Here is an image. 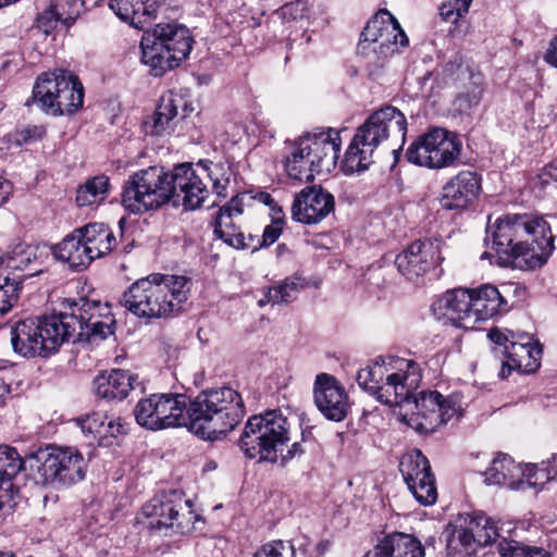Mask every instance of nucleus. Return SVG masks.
Returning a JSON list of instances; mask_svg holds the SVG:
<instances>
[{
    "label": "nucleus",
    "mask_w": 557,
    "mask_h": 557,
    "mask_svg": "<svg viewBox=\"0 0 557 557\" xmlns=\"http://www.w3.org/2000/svg\"><path fill=\"white\" fill-rule=\"evenodd\" d=\"M244 414L243 398L231 387L201 392L189 404L184 394L160 393L141 398V428L158 431L185 426L209 441L225 436Z\"/></svg>",
    "instance_id": "nucleus-1"
},
{
    "label": "nucleus",
    "mask_w": 557,
    "mask_h": 557,
    "mask_svg": "<svg viewBox=\"0 0 557 557\" xmlns=\"http://www.w3.org/2000/svg\"><path fill=\"white\" fill-rule=\"evenodd\" d=\"M360 387L388 406H413L409 425L419 433H432L458 412L456 403L444 398L437 391L421 392L420 366L398 357H379L372 364L360 369L356 377Z\"/></svg>",
    "instance_id": "nucleus-2"
},
{
    "label": "nucleus",
    "mask_w": 557,
    "mask_h": 557,
    "mask_svg": "<svg viewBox=\"0 0 557 557\" xmlns=\"http://www.w3.org/2000/svg\"><path fill=\"white\" fill-rule=\"evenodd\" d=\"M485 243L492 239V248L512 259L516 267L535 269L542 267L555 249L549 224L530 214H506L486 227Z\"/></svg>",
    "instance_id": "nucleus-3"
},
{
    "label": "nucleus",
    "mask_w": 557,
    "mask_h": 557,
    "mask_svg": "<svg viewBox=\"0 0 557 557\" xmlns=\"http://www.w3.org/2000/svg\"><path fill=\"white\" fill-rule=\"evenodd\" d=\"M407 126L405 114L393 106H385L373 112L357 128L346 150V171L352 173L367 170L373 163L375 150L389 140L400 144L398 148H393L397 159L405 144Z\"/></svg>",
    "instance_id": "nucleus-4"
},
{
    "label": "nucleus",
    "mask_w": 557,
    "mask_h": 557,
    "mask_svg": "<svg viewBox=\"0 0 557 557\" xmlns=\"http://www.w3.org/2000/svg\"><path fill=\"white\" fill-rule=\"evenodd\" d=\"M290 428L292 423L281 410L255 414L246 422L239 448L249 459L275 463L290 441Z\"/></svg>",
    "instance_id": "nucleus-5"
},
{
    "label": "nucleus",
    "mask_w": 557,
    "mask_h": 557,
    "mask_svg": "<svg viewBox=\"0 0 557 557\" xmlns=\"http://www.w3.org/2000/svg\"><path fill=\"white\" fill-rule=\"evenodd\" d=\"M193 38L181 25L160 23L141 35V63L150 67L154 77L177 66L191 51Z\"/></svg>",
    "instance_id": "nucleus-6"
},
{
    "label": "nucleus",
    "mask_w": 557,
    "mask_h": 557,
    "mask_svg": "<svg viewBox=\"0 0 557 557\" xmlns=\"http://www.w3.org/2000/svg\"><path fill=\"white\" fill-rule=\"evenodd\" d=\"M338 150L330 132L301 136L287 145L285 170L290 178L312 182L315 174L335 166Z\"/></svg>",
    "instance_id": "nucleus-7"
},
{
    "label": "nucleus",
    "mask_w": 557,
    "mask_h": 557,
    "mask_svg": "<svg viewBox=\"0 0 557 557\" xmlns=\"http://www.w3.org/2000/svg\"><path fill=\"white\" fill-rule=\"evenodd\" d=\"M58 312L29 318L15 323L11 329V344L15 354L33 358L47 357L55 352L62 344L69 342V325Z\"/></svg>",
    "instance_id": "nucleus-8"
},
{
    "label": "nucleus",
    "mask_w": 557,
    "mask_h": 557,
    "mask_svg": "<svg viewBox=\"0 0 557 557\" xmlns=\"http://www.w3.org/2000/svg\"><path fill=\"white\" fill-rule=\"evenodd\" d=\"M63 321L69 325V341L76 337L78 341H102L114 333L115 320L108 304L99 300L79 298L63 299L61 309L58 311Z\"/></svg>",
    "instance_id": "nucleus-9"
},
{
    "label": "nucleus",
    "mask_w": 557,
    "mask_h": 557,
    "mask_svg": "<svg viewBox=\"0 0 557 557\" xmlns=\"http://www.w3.org/2000/svg\"><path fill=\"white\" fill-rule=\"evenodd\" d=\"M449 557H470L499 537L496 523L483 513H460L445 530Z\"/></svg>",
    "instance_id": "nucleus-10"
},
{
    "label": "nucleus",
    "mask_w": 557,
    "mask_h": 557,
    "mask_svg": "<svg viewBox=\"0 0 557 557\" xmlns=\"http://www.w3.org/2000/svg\"><path fill=\"white\" fill-rule=\"evenodd\" d=\"M188 280L185 276L154 273L141 278L145 309L141 317L165 318L178 313L187 300Z\"/></svg>",
    "instance_id": "nucleus-11"
},
{
    "label": "nucleus",
    "mask_w": 557,
    "mask_h": 557,
    "mask_svg": "<svg viewBox=\"0 0 557 557\" xmlns=\"http://www.w3.org/2000/svg\"><path fill=\"white\" fill-rule=\"evenodd\" d=\"M461 141L453 133L434 128L419 136L407 149L409 162L430 169L449 166L459 159Z\"/></svg>",
    "instance_id": "nucleus-12"
},
{
    "label": "nucleus",
    "mask_w": 557,
    "mask_h": 557,
    "mask_svg": "<svg viewBox=\"0 0 557 557\" xmlns=\"http://www.w3.org/2000/svg\"><path fill=\"white\" fill-rule=\"evenodd\" d=\"M87 463L83 455L73 447H52L38 468L42 482L57 487H67L81 482Z\"/></svg>",
    "instance_id": "nucleus-13"
},
{
    "label": "nucleus",
    "mask_w": 557,
    "mask_h": 557,
    "mask_svg": "<svg viewBox=\"0 0 557 557\" xmlns=\"http://www.w3.org/2000/svg\"><path fill=\"white\" fill-rule=\"evenodd\" d=\"M367 44L373 46L372 51L379 58H387L397 52L399 47H406L408 38L398 21L387 10H380L361 33L358 45L361 53H366Z\"/></svg>",
    "instance_id": "nucleus-14"
},
{
    "label": "nucleus",
    "mask_w": 557,
    "mask_h": 557,
    "mask_svg": "<svg viewBox=\"0 0 557 557\" xmlns=\"http://www.w3.org/2000/svg\"><path fill=\"white\" fill-rule=\"evenodd\" d=\"M442 260L438 240H416L396 256L395 265L408 281H416Z\"/></svg>",
    "instance_id": "nucleus-15"
},
{
    "label": "nucleus",
    "mask_w": 557,
    "mask_h": 557,
    "mask_svg": "<svg viewBox=\"0 0 557 557\" xmlns=\"http://www.w3.org/2000/svg\"><path fill=\"white\" fill-rule=\"evenodd\" d=\"M334 196L321 186H309L296 194L292 218L302 224H317L334 212Z\"/></svg>",
    "instance_id": "nucleus-16"
},
{
    "label": "nucleus",
    "mask_w": 557,
    "mask_h": 557,
    "mask_svg": "<svg viewBox=\"0 0 557 557\" xmlns=\"http://www.w3.org/2000/svg\"><path fill=\"white\" fill-rule=\"evenodd\" d=\"M313 397L319 411L327 420L341 422L346 419L350 409L349 397L334 376L326 373L318 374Z\"/></svg>",
    "instance_id": "nucleus-17"
},
{
    "label": "nucleus",
    "mask_w": 557,
    "mask_h": 557,
    "mask_svg": "<svg viewBox=\"0 0 557 557\" xmlns=\"http://www.w3.org/2000/svg\"><path fill=\"white\" fill-rule=\"evenodd\" d=\"M172 203L183 206L185 210H196L201 207L209 195L202 180L189 163L174 166L172 171Z\"/></svg>",
    "instance_id": "nucleus-18"
},
{
    "label": "nucleus",
    "mask_w": 557,
    "mask_h": 557,
    "mask_svg": "<svg viewBox=\"0 0 557 557\" xmlns=\"http://www.w3.org/2000/svg\"><path fill=\"white\" fill-rule=\"evenodd\" d=\"M243 212L240 199L233 197L220 208L214 221V234L233 248L258 250L259 246L255 245V236L249 234L246 237L237 224V219L242 216Z\"/></svg>",
    "instance_id": "nucleus-19"
},
{
    "label": "nucleus",
    "mask_w": 557,
    "mask_h": 557,
    "mask_svg": "<svg viewBox=\"0 0 557 557\" xmlns=\"http://www.w3.org/2000/svg\"><path fill=\"white\" fill-rule=\"evenodd\" d=\"M23 466L24 461L15 448L0 446V521L12 515L20 503L21 496L12 480Z\"/></svg>",
    "instance_id": "nucleus-20"
},
{
    "label": "nucleus",
    "mask_w": 557,
    "mask_h": 557,
    "mask_svg": "<svg viewBox=\"0 0 557 557\" xmlns=\"http://www.w3.org/2000/svg\"><path fill=\"white\" fill-rule=\"evenodd\" d=\"M502 356L505 360L498 375L507 379L513 370L520 373L535 372L541 364L542 347L525 334L519 336L518 342H512L509 349L502 348Z\"/></svg>",
    "instance_id": "nucleus-21"
},
{
    "label": "nucleus",
    "mask_w": 557,
    "mask_h": 557,
    "mask_svg": "<svg viewBox=\"0 0 557 557\" xmlns=\"http://www.w3.org/2000/svg\"><path fill=\"white\" fill-rule=\"evenodd\" d=\"M480 189L481 178L476 173L459 172L444 185L441 205L446 210L466 209L476 199Z\"/></svg>",
    "instance_id": "nucleus-22"
},
{
    "label": "nucleus",
    "mask_w": 557,
    "mask_h": 557,
    "mask_svg": "<svg viewBox=\"0 0 557 557\" xmlns=\"http://www.w3.org/2000/svg\"><path fill=\"white\" fill-rule=\"evenodd\" d=\"M172 172L162 166H149L141 170V207L146 210L158 209L171 201L173 196Z\"/></svg>",
    "instance_id": "nucleus-23"
},
{
    "label": "nucleus",
    "mask_w": 557,
    "mask_h": 557,
    "mask_svg": "<svg viewBox=\"0 0 557 557\" xmlns=\"http://www.w3.org/2000/svg\"><path fill=\"white\" fill-rule=\"evenodd\" d=\"M442 311L454 325L462 329H473L478 323L474 308L472 306L471 289L455 288L446 292L436 302Z\"/></svg>",
    "instance_id": "nucleus-24"
},
{
    "label": "nucleus",
    "mask_w": 557,
    "mask_h": 557,
    "mask_svg": "<svg viewBox=\"0 0 557 557\" xmlns=\"http://www.w3.org/2000/svg\"><path fill=\"white\" fill-rule=\"evenodd\" d=\"M181 509V503H175L165 495L153 497L141 507V512L149 519L146 528L156 531H164V535H168L170 529L183 531L184 527L180 521Z\"/></svg>",
    "instance_id": "nucleus-25"
},
{
    "label": "nucleus",
    "mask_w": 557,
    "mask_h": 557,
    "mask_svg": "<svg viewBox=\"0 0 557 557\" xmlns=\"http://www.w3.org/2000/svg\"><path fill=\"white\" fill-rule=\"evenodd\" d=\"M81 233L78 227L75 228L52 248L54 258L75 271L85 270L94 261Z\"/></svg>",
    "instance_id": "nucleus-26"
},
{
    "label": "nucleus",
    "mask_w": 557,
    "mask_h": 557,
    "mask_svg": "<svg viewBox=\"0 0 557 557\" xmlns=\"http://www.w3.org/2000/svg\"><path fill=\"white\" fill-rule=\"evenodd\" d=\"M57 75L61 77L60 92L55 102H49L50 113L52 115H63L74 113L83 106L84 89L78 78L69 71L57 70Z\"/></svg>",
    "instance_id": "nucleus-27"
},
{
    "label": "nucleus",
    "mask_w": 557,
    "mask_h": 557,
    "mask_svg": "<svg viewBox=\"0 0 557 557\" xmlns=\"http://www.w3.org/2000/svg\"><path fill=\"white\" fill-rule=\"evenodd\" d=\"M364 557H424V548L410 534L393 533L380 541Z\"/></svg>",
    "instance_id": "nucleus-28"
},
{
    "label": "nucleus",
    "mask_w": 557,
    "mask_h": 557,
    "mask_svg": "<svg viewBox=\"0 0 557 557\" xmlns=\"http://www.w3.org/2000/svg\"><path fill=\"white\" fill-rule=\"evenodd\" d=\"M134 377L125 370L113 369L102 372L94 380V389L97 397L113 401L125 399L134 388Z\"/></svg>",
    "instance_id": "nucleus-29"
},
{
    "label": "nucleus",
    "mask_w": 557,
    "mask_h": 557,
    "mask_svg": "<svg viewBox=\"0 0 557 557\" xmlns=\"http://www.w3.org/2000/svg\"><path fill=\"white\" fill-rule=\"evenodd\" d=\"M186 106V100L181 94L168 91L160 100L153 113L151 122L141 124L146 134L160 136L169 127L170 122L178 114V109Z\"/></svg>",
    "instance_id": "nucleus-30"
},
{
    "label": "nucleus",
    "mask_w": 557,
    "mask_h": 557,
    "mask_svg": "<svg viewBox=\"0 0 557 557\" xmlns=\"http://www.w3.org/2000/svg\"><path fill=\"white\" fill-rule=\"evenodd\" d=\"M472 310H474L478 322L493 318L496 314L506 312L507 301L499 290L490 284L471 289Z\"/></svg>",
    "instance_id": "nucleus-31"
},
{
    "label": "nucleus",
    "mask_w": 557,
    "mask_h": 557,
    "mask_svg": "<svg viewBox=\"0 0 557 557\" xmlns=\"http://www.w3.org/2000/svg\"><path fill=\"white\" fill-rule=\"evenodd\" d=\"M0 265L13 271L27 272L18 276L22 281L40 272L37 249L26 244L15 245L7 255L1 252Z\"/></svg>",
    "instance_id": "nucleus-32"
},
{
    "label": "nucleus",
    "mask_w": 557,
    "mask_h": 557,
    "mask_svg": "<svg viewBox=\"0 0 557 557\" xmlns=\"http://www.w3.org/2000/svg\"><path fill=\"white\" fill-rule=\"evenodd\" d=\"M78 230L82 232L85 245L90 248L94 260L106 256L115 247V236L110 227L103 223H89L78 227Z\"/></svg>",
    "instance_id": "nucleus-33"
},
{
    "label": "nucleus",
    "mask_w": 557,
    "mask_h": 557,
    "mask_svg": "<svg viewBox=\"0 0 557 557\" xmlns=\"http://www.w3.org/2000/svg\"><path fill=\"white\" fill-rule=\"evenodd\" d=\"M61 77L57 75V70L51 73H44L38 77L34 88L32 101L36 103L40 110L50 113L49 102H55L58 94L60 92Z\"/></svg>",
    "instance_id": "nucleus-34"
},
{
    "label": "nucleus",
    "mask_w": 557,
    "mask_h": 557,
    "mask_svg": "<svg viewBox=\"0 0 557 557\" xmlns=\"http://www.w3.org/2000/svg\"><path fill=\"white\" fill-rule=\"evenodd\" d=\"M122 206L125 211H127V215L123 216L119 221V226L122 234L128 227L136 226L137 219L132 218L131 215H136L139 212V174L134 173L129 176L128 181L124 185V189L122 193Z\"/></svg>",
    "instance_id": "nucleus-35"
},
{
    "label": "nucleus",
    "mask_w": 557,
    "mask_h": 557,
    "mask_svg": "<svg viewBox=\"0 0 557 557\" xmlns=\"http://www.w3.org/2000/svg\"><path fill=\"white\" fill-rule=\"evenodd\" d=\"M399 470L407 485L433 475L428 458L418 449L409 451L401 458Z\"/></svg>",
    "instance_id": "nucleus-36"
},
{
    "label": "nucleus",
    "mask_w": 557,
    "mask_h": 557,
    "mask_svg": "<svg viewBox=\"0 0 557 557\" xmlns=\"http://www.w3.org/2000/svg\"><path fill=\"white\" fill-rule=\"evenodd\" d=\"M523 475L525 480L512 481L509 483V487L513 491H518L543 486L557 476V468L550 467L549 460L546 462L543 461L541 467L530 463L525 466Z\"/></svg>",
    "instance_id": "nucleus-37"
},
{
    "label": "nucleus",
    "mask_w": 557,
    "mask_h": 557,
    "mask_svg": "<svg viewBox=\"0 0 557 557\" xmlns=\"http://www.w3.org/2000/svg\"><path fill=\"white\" fill-rule=\"evenodd\" d=\"M110 182L106 175H97L86 181L76 191V202L79 207L91 206L106 200Z\"/></svg>",
    "instance_id": "nucleus-38"
},
{
    "label": "nucleus",
    "mask_w": 557,
    "mask_h": 557,
    "mask_svg": "<svg viewBox=\"0 0 557 557\" xmlns=\"http://www.w3.org/2000/svg\"><path fill=\"white\" fill-rule=\"evenodd\" d=\"M517 470V466L513 460L505 454H499L484 472L485 482L487 484H505L512 482L510 479L513 475V471Z\"/></svg>",
    "instance_id": "nucleus-39"
},
{
    "label": "nucleus",
    "mask_w": 557,
    "mask_h": 557,
    "mask_svg": "<svg viewBox=\"0 0 557 557\" xmlns=\"http://www.w3.org/2000/svg\"><path fill=\"white\" fill-rule=\"evenodd\" d=\"M22 280L0 274V315L7 314L17 302Z\"/></svg>",
    "instance_id": "nucleus-40"
},
{
    "label": "nucleus",
    "mask_w": 557,
    "mask_h": 557,
    "mask_svg": "<svg viewBox=\"0 0 557 557\" xmlns=\"http://www.w3.org/2000/svg\"><path fill=\"white\" fill-rule=\"evenodd\" d=\"M305 287L304 282L299 277L286 278L282 284L269 288L267 293V301L273 304L289 302L297 298L298 293Z\"/></svg>",
    "instance_id": "nucleus-41"
},
{
    "label": "nucleus",
    "mask_w": 557,
    "mask_h": 557,
    "mask_svg": "<svg viewBox=\"0 0 557 557\" xmlns=\"http://www.w3.org/2000/svg\"><path fill=\"white\" fill-rule=\"evenodd\" d=\"M50 7L65 26L72 25L84 9L83 0H51Z\"/></svg>",
    "instance_id": "nucleus-42"
},
{
    "label": "nucleus",
    "mask_w": 557,
    "mask_h": 557,
    "mask_svg": "<svg viewBox=\"0 0 557 557\" xmlns=\"http://www.w3.org/2000/svg\"><path fill=\"white\" fill-rule=\"evenodd\" d=\"M413 497L423 506L433 505L437 499L434 475L407 485Z\"/></svg>",
    "instance_id": "nucleus-43"
},
{
    "label": "nucleus",
    "mask_w": 557,
    "mask_h": 557,
    "mask_svg": "<svg viewBox=\"0 0 557 557\" xmlns=\"http://www.w3.org/2000/svg\"><path fill=\"white\" fill-rule=\"evenodd\" d=\"M138 3L139 0H111L110 8L121 21L134 28H139V24L136 22Z\"/></svg>",
    "instance_id": "nucleus-44"
},
{
    "label": "nucleus",
    "mask_w": 557,
    "mask_h": 557,
    "mask_svg": "<svg viewBox=\"0 0 557 557\" xmlns=\"http://www.w3.org/2000/svg\"><path fill=\"white\" fill-rule=\"evenodd\" d=\"M472 0H449L440 7V15L445 22L457 23L469 10Z\"/></svg>",
    "instance_id": "nucleus-45"
},
{
    "label": "nucleus",
    "mask_w": 557,
    "mask_h": 557,
    "mask_svg": "<svg viewBox=\"0 0 557 557\" xmlns=\"http://www.w3.org/2000/svg\"><path fill=\"white\" fill-rule=\"evenodd\" d=\"M252 557H294V546L288 542L275 540L262 545Z\"/></svg>",
    "instance_id": "nucleus-46"
},
{
    "label": "nucleus",
    "mask_w": 557,
    "mask_h": 557,
    "mask_svg": "<svg viewBox=\"0 0 557 557\" xmlns=\"http://www.w3.org/2000/svg\"><path fill=\"white\" fill-rule=\"evenodd\" d=\"M487 337L495 344L494 352L497 356L502 355V348L509 349L512 342H518V336L512 331H502L497 327L491 329Z\"/></svg>",
    "instance_id": "nucleus-47"
},
{
    "label": "nucleus",
    "mask_w": 557,
    "mask_h": 557,
    "mask_svg": "<svg viewBox=\"0 0 557 557\" xmlns=\"http://www.w3.org/2000/svg\"><path fill=\"white\" fill-rule=\"evenodd\" d=\"M108 417L101 412H92L88 414L82 422L84 432L92 433L102 441L103 430H106Z\"/></svg>",
    "instance_id": "nucleus-48"
},
{
    "label": "nucleus",
    "mask_w": 557,
    "mask_h": 557,
    "mask_svg": "<svg viewBox=\"0 0 557 557\" xmlns=\"http://www.w3.org/2000/svg\"><path fill=\"white\" fill-rule=\"evenodd\" d=\"M139 281H135L121 296L120 305L135 315L139 314Z\"/></svg>",
    "instance_id": "nucleus-49"
},
{
    "label": "nucleus",
    "mask_w": 557,
    "mask_h": 557,
    "mask_svg": "<svg viewBox=\"0 0 557 557\" xmlns=\"http://www.w3.org/2000/svg\"><path fill=\"white\" fill-rule=\"evenodd\" d=\"M282 234V218L275 216L272 220V224L268 225L263 230L262 240L255 236V245L259 248L262 246H270L275 243Z\"/></svg>",
    "instance_id": "nucleus-50"
},
{
    "label": "nucleus",
    "mask_w": 557,
    "mask_h": 557,
    "mask_svg": "<svg viewBox=\"0 0 557 557\" xmlns=\"http://www.w3.org/2000/svg\"><path fill=\"white\" fill-rule=\"evenodd\" d=\"M529 546L517 541L503 540L498 544V552L502 557H525Z\"/></svg>",
    "instance_id": "nucleus-51"
},
{
    "label": "nucleus",
    "mask_w": 557,
    "mask_h": 557,
    "mask_svg": "<svg viewBox=\"0 0 557 557\" xmlns=\"http://www.w3.org/2000/svg\"><path fill=\"white\" fill-rule=\"evenodd\" d=\"M58 24H61V20L54 14V10L50 5L37 17L38 28L47 35L55 29Z\"/></svg>",
    "instance_id": "nucleus-52"
},
{
    "label": "nucleus",
    "mask_w": 557,
    "mask_h": 557,
    "mask_svg": "<svg viewBox=\"0 0 557 557\" xmlns=\"http://www.w3.org/2000/svg\"><path fill=\"white\" fill-rule=\"evenodd\" d=\"M284 16H289L293 20H301L307 16L308 1L307 0H292L282 8Z\"/></svg>",
    "instance_id": "nucleus-53"
},
{
    "label": "nucleus",
    "mask_w": 557,
    "mask_h": 557,
    "mask_svg": "<svg viewBox=\"0 0 557 557\" xmlns=\"http://www.w3.org/2000/svg\"><path fill=\"white\" fill-rule=\"evenodd\" d=\"M480 101V92L472 91L467 94H460L456 97L454 106L460 113L469 111L473 106H476Z\"/></svg>",
    "instance_id": "nucleus-54"
},
{
    "label": "nucleus",
    "mask_w": 557,
    "mask_h": 557,
    "mask_svg": "<svg viewBox=\"0 0 557 557\" xmlns=\"http://www.w3.org/2000/svg\"><path fill=\"white\" fill-rule=\"evenodd\" d=\"M45 128L42 126H27L17 133L18 144L34 143L42 137Z\"/></svg>",
    "instance_id": "nucleus-55"
},
{
    "label": "nucleus",
    "mask_w": 557,
    "mask_h": 557,
    "mask_svg": "<svg viewBox=\"0 0 557 557\" xmlns=\"http://www.w3.org/2000/svg\"><path fill=\"white\" fill-rule=\"evenodd\" d=\"M127 426L122 422L121 418L110 419L107 422L106 430H103L102 440L111 436L117 437L119 435L126 434Z\"/></svg>",
    "instance_id": "nucleus-56"
},
{
    "label": "nucleus",
    "mask_w": 557,
    "mask_h": 557,
    "mask_svg": "<svg viewBox=\"0 0 557 557\" xmlns=\"http://www.w3.org/2000/svg\"><path fill=\"white\" fill-rule=\"evenodd\" d=\"M539 180L542 185H547L552 181H557V160L552 161L539 174Z\"/></svg>",
    "instance_id": "nucleus-57"
},
{
    "label": "nucleus",
    "mask_w": 557,
    "mask_h": 557,
    "mask_svg": "<svg viewBox=\"0 0 557 557\" xmlns=\"http://www.w3.org/2000/svg\"><path fill=\"white\" fill-rule=\"evenodd\" d=\"M165 0H141V15L147 17H156L157 12Z\"/></svg>",
    "instance_id": "nucleus-58"
},
{
    "label": "nucleus",
    "mask_w": 557,
    "mask_h": 557,
    "mask_svg": "<svg viewBox=\"0 0 557 557\" xmlns=\"http://www.w3.org/2000/svg\"><path fill=\"white\" fill-rule=\"evenodd\" d=\"M543 59L547 64L557 69V35L550 39Z\"/></svg>",
    "instance_id": "nucleus-59"
},
{
    "label": "nucleus",
    "mask_w": 557,
    "mask_h": 557,
    "mask_svg": "<svg viewBox=\"0 0 557 557\" xmlns=\"http://www.w3.org/2000/svg\"><path fill=\"white\" fill-rule=\"evenodd\" d=\"M11 190V183L5 178L0 177V207L8 201Z\"/></svg>",
    "instance_id": "nucleus-60"
},
{
    "label": "nucleus",
    "mask_w": 557,
    "mask_h": 557,
    "mask_svg": "<svg viewBox=\"0 0 557 557\" xmlns=\"http://www.w3.org/2000/svg\"><path fill=\"white\" fill-rule=\"evenodd\" d=\"M304 453L302 446L299 442H295L292 444L290 448L287 449V454L283 456V459H293L297 455H301Z\"/></svg>",
    "instance_id": "nucleus-61"
},
{
    "label": "nucleus",
    "mask_w": 557,
    "mask_h": 557,
    "mask_svg": "<svg viewBox=\"0 0 557 557\" xmlns=\"http://www.w3.org/2000/svg\"><path fill=\"white\" fill-rule=\"evenodd\" d=\"M227 183H228L227 178H225V180L215 178L213 181V189L218 194V196H222V197L226 196L224 191H225Z\"/></svg>",
    "instance_id": "nucleus-62"
},
{
    "label": "nucleus",
    "mask_w": 557,
    "mask_h": 557,
    "mask_svg": "<svg viewBox=\"0 0 557 557\" xmlns=\"http://www.w3.org/2000/svg\"><path fill=\"white\" fill-rule=\"evenodd\" d=\"M525 557H550V554L544 548L529 546Z\"/></svg>",
    "instance_id": "nucleus-63"
},
{
    "label": "nucleus",
    "mask_w": 557,
    "mask_h": 557,
    "mask_svg": "<svg viewBox=\"0 0 557 557\" xmlns=\"http://www.w3.org/2000/svg\"><path fill=\"white\" fill-rule=\"evenodd\" d=\"M329 547H330V542L327 540H323L317 544L315 549H317L318 554L320 556H322L325 554V552L329 549Z\"/></svg>",
    "instance_id": "nucleus-64"
}]
</instances>
